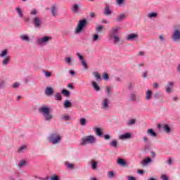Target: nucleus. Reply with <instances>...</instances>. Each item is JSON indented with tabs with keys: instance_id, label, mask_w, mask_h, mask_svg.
<instances>
[{
	"instance_id": "1",
	"label": "nucleus",
	"mask_w": 180,
	"mask_h": 180,
	"mask_svg": "<svg viewBox=\"0 0 180 180\" xmlns=\"http://www.w3.org/2000/svg\"><path fill=\"white\" fill-rule=\"evenodd\" d=\"M39 113L40 115H42L44 116V118L46 122H50L53 119V115H51V110L50 108L46 106V105H42L38 109Z\"/></svg>"
},
{
	"instance_id": "2",
	"label": "nucleus",
	"mask_w": 180,
	"mask_h": 180,
	"mask_svg": "<svg viewBox=\"0 0 180 180\" xmlns=\"http://www.w3.org/2000/svg\"><path fill=\"white\" fill-rule=\"evenodd\" d=\"M96 138L94 136H87L82 139L80 146H86V144H95Z\"/></svg>"
},
{
	"instance_id": "3",
	"label": "nucleus",
	"mask_w": 180,
	"mask_h": 180,
	"mask_svg": "<svg viewBox=\"0 0 180 180\" xmlns=\"http://www.w3.org/2000/svg\"><path fill=\"white\" fill-rule=\"evenodd\" d=\"M49 141L52 144H58L61 141V136L58 133H53L49 136Z\"/></svg>"
},
{
	"instance_id": "4",
	"label": "nucleus",
	"mask_w": 180,
	"mask_h": 180,
	"mask_svg": "<svg viewBox=\"0 0 180 180\" xmlns=\"http://www.w3.org/2000/svg\"><path fill=\"white\" fill-rule=\"evenodd\" d=\"M86 23H88V21L86 20H82L79 21V23L77 25V27L75 29V33L76 34H78L82 32V30L85 26H86Z\"/></svg>"
},
{
	"instance_id": "5",
	"label": "nucleus",
	"mask_w": 180,
	"mask_h": 180,
	"mask_svg": "<svg viewBox=\"0 0 180 180\" xmlns=\"http://www.w3.org/2000/svg\"><path fill=\"white\" fill-rule=\"evenodd\" d=\"M32 25H34L36 29H40V27H41V26L43 25V21L39 16H35L32 18Z\"/></svg>"
},
{
	"instance_id": "6",
	"label": "nucleus",
	"mask_w": 180,
	"mask_h": 180,
	"mask_svg": "<svg viewBox=\"0 0 180 180\" xmlns=\"http://www.w3.org/2000/svg\"><path fill=\"white\" fill-rule=\"evenodd\" d=\"M50 40H51V37H44L37 39V44H38V46H46Z\"/></svg>"
},
{
	"instance_id": "7",
	"label": "nucleus",
	"mask_w": 180,
	"mask_h": 180,
	"mask_svg": "<svg viewBox=\"0 0 180 180\" xmlns=\"http://www.w3.org/2000/svg\"><path fill=\"white\" fill-rule=\"evenodd\" d=\"M172 39L173 41H178L180 40V30L179 29H176L172 34Z\"/></svg>"
},
{
	"instance_id": "8",
	"label": "nucleus",
	"mask_w": 180,
	"mask_h": 180,
	"mask_svg": "<svg viewBox=\"0 0 180 180\" xmlns=\"http://www.w3.org/2000/svg\"><path fill=\"white\" fill-rule=\"evenodd\" d=\"M110 103V101L105 98L103 99V101L101 102V108L102 109H104L105 110H108L110 107L109 106V103Z\"/></svg>"
},
{
	"instance_id": "9",
	"label": "nucleus",
	"mask_w": 180,
	"mask_h": 180,
	"mask_svg": "<svg viewBox=\"0 0 180 180\" xmlns=\"http://www.w3.org/2000/svg\"><path fill=\"white\" fill-rule=\"evenodd\" d=\"M173 88H174V82H169L166 84V92L167 94H171L172 92Z\"/></svg>"
},
{
	"instance_id": "10",
	"label": "nucleus",
	"mask_w": 180,
	"mask_h": 180,
	"mask_svg": "<svg viewBox=\"0 0 180 180\" xmlns=\"http://www.w3.org/2000/svg\"><path fill=\"white\" fill-rule=\"evenodd\" d=\"M119 30H120V27L115 25L114 26L110 31V36H116Z\"/></svg>"
},
{
	"instance_id": "11",
	"label": "nucleus",
	"mask_w": 180,
	"mask_h": 180,
	"mask_svg": "<svg viewBox=\"0 0 180 180\" xmlns=\"http://www.w3.org/2000/svg\"><path fill=\"white\" fill-rule=\"evenodd\" d=\"M151 162H153V160H151V158H146L141 162V164L143 167H147V165Z\"/></svg>"
},
{
	"instance_id": "12",
	"label": "nucleus",
	"mask_w": 180,
	"mask_h": 180,
	"mask_svg": "<svg viewBox=\"0 0 180 180\" xmlns=\"http://www.w3.org/2000/svg\"><path fill=\"white\" fill-rule=\"evenodd\" d=\"M51 15L53 17L57 16L58 12V8L56 5H53L51 8Z\"/></svg>"
},
{
	"instance_id": "13",
	"label": "nucleus",
	"mask_w": 180,
	"mask_h": 180,
	"mask_svg": "<svg viewBox=\"0 0 180 180\" xmlns=\"http://www.w3.org/2000/svg\"><path fill=\"white\" fill-rule=\"evenodd\" d=\"M129 139H131V134L127 132L124 134H122L120 137V140H128Z\"/></svg>"
},
{
	"instance_id": "14",
	"label": "nucleus",
	"mask_w": 180,
	"mask_h": 180,
	"mask_svg": "<svg viewBox=\"0 0 180 180\" xmlns=\"http://www.w3.org/2000/svg\"><path fill=\"white\" fill-rule=\"evenodd\" d=\"M45 94L47 96H51L53 94H54V90H53V88L49 86L45 89Z\"/></svg>"
},
{
	"instance_id": "15",
	"label": "nucleus",
	"mask_w": 180,
	"mask_h": 180,
	"mask_svg": "<svg viewBox=\"0 0 180 180\" xmlns=\"http://www.w3.org/2000/svg\"><path fill=\"white\" fill-rule=\"evenodd\" d=\"M125 18H126V14L121 13L119 15H117L116 20H117V22H123V20H124Z\"/></svg>"
},
{
	"instance_id": "16",
	"label": "nucleus",
	"mask_w": 180,
	"mask_h": 180,
	"mask_svg": "<svg viewBox=\"0 0 180 180\" xmlns=\"http://www.w3.org/2000/svg\"><path fill=\"white\" fill-rule=\"evenodd\" d=\"M139 37V34H130L127 37V40H136Z\"/></svg>"
},
{
	"instance_id": "17",
	"label": "nucleus",
	"mask_w": 180,
	"mask_h": 180,
	"mask_svg": "<svg viewBox=\"0 0 180 180\" xmlns=\"http://www.w3.org/2000/svg\"><path fill=\"white\" fill-rule=\"evenodd\" d=\"M117 164H118V165H121V167H126V165H127V162H126V161H124L123 159H122V158H118L117 159Z\"/></svg>"
},
{
	"instance_id": "18",
	"label": "nucleus",
	"mask_w": 180,
	"mask_h": 180,
	"mask_svg": "<svg viewBox=\"0 0 180 180\" xmlns=\"http://www.w3.org/2000/svg\"><path fill=\"white\" fill-rule=\"evenodd\" d=\"M9 61H11V57L9 56H6L2 61L3 65H7V64L9 63Z\"/></svg>"
},
{
	"instance_id": "19",
	"label": "nucleus",
	"mask_w": 180,
	"mask_h": 180,
	"mask_svg": "<svg viewBox=\"0 0 180 180\" xmlns=\"http://www.w3.org/2000/svg\"><path fill=\"white\" fill-rule=\"evenodd\" d=\"M93 75L94 77H95L97 82H99L101 81V79H102V77L101 76V75H99L98 72H94Z\"/></svg>"
},
{
	"instance_id": "20",
	"label": "nucleus",
	"mask_w": 180,
	"mask_h": 180,
	"mask_svg": "<svg viewBox=\"0 0 180 180\" xmlns=\"http://www.w3.org/2000/svg\"><path fill=\"white\" fill-rule=\"evenodd\" d=\"M104 14H105L107 16L112 14V11H110L109 6H105L104 9Z\"/></svg>"
},
{
	"instance_id": "21",
	"label": "nucleus",
	"mask_w": 180,
	"mask_h": 180,
	"mask_svg": "<svg viewBox=\"0 0 180 180\" xmlns=\"http://www.w3.org/2000/svg\"><path fill=\"white\" fill-rule=\"evenodd\" d=\"M79 11V6H78V4H74L72 8V12H73V13H77Z\"/></svg>"
},
{
	"instance_id": "22",
	"label": "nucleus",
	"mask_w": 180,
	"mask_h": 180,
	"mask_svg": "<svg viewBox=\"0 0 180 180\" xmlns=\"http://www.w3.org/2000/svg\"><path fill=\"white\" fill-rule=\"evenodd\" d=\"M92 86L96 91V92L101 91V87L98 85V84L95 82H91Z\"/></svg>"
},
{
	"instance_id": "23",
	"label": "nucleus",
	"mask_w": 180,
	"mask_h": 180,
	"mask_svg": "<svg viewBox=\"0 0 180 180\" xmlns=\"http://www.w3.org/2000/svg\"><path fill=\"white\" fill-rule=\"evenodd\" d=\"M72 106V103L70 102L69 101H65L63 104V108H65V109L71 108Z\"/></svg>"
},
{
	"instance_id": "24",
	"label": "nucleus",
	"mask_w": 180,
	"mask_h": 180,
	"mask_svg": "<svg viewBox=\"0 0 180 180\" xmlns=\"http://www.w3.org/2000/svg\"><path fill=\"white\" fill-rule=\"evenodd\" d=\"M147 134H150V136H152V137H157V134L152 129H148Z\"/></svg>"
},
{
	"instance_id": "25",
	"label": "nucleus",
	"mask_w": 180,
	"mask_h": 180,
	"mask_svg": "<svg viewBox=\"0 0 180 180\" xmlns=\"http://www.w3.org/2000/svg\"><path fill=\"white\" fill-rule=\"evenodd\" d=\"M61 119L64 121V122H68V120H71V117L69 116L67 114H64L63 115V117H61Z\"/></svg>"
},
{
	"instance_id": "26",
	"label": "nucleus",
	"mask_w": 180,
	"mask_h": 180,
	"mask_svg": "<svg viewBox=\"0 0 180 180\" xmlns=\"http://www.w3.org/2000/svg\"><path fill=\"white\" fill-rule=\"evenodd\" d=\"M110 147H113L114 148H117L118 143L116 140H112L111 143H109Z\"/></svg>"
},
{
	"instance_id": "27",
	"label": "nucleus",
	"mask_w": 180,
	"mask_h": 180,
	"mask_svg": "<svg viewBox=\"0 0 180 180\" xmlns=\"http://www.w3.org/2000/svg\"><path fill=\"white\" fill-rule=\"evenodd\" d=\"M95 132H96V134L97 136H98L99 137H101L102 134H103V133L102 132V130L101 129V128H96L95 129Z\"/></svg>"
},
{
	"instance_id": "28",
	"label": "nucleus",
	"mask_w": 180,
	"mask_h": 180,
	"mask_svg": "<svg viewBox=\"0 0 180 180\" xmlns=\"http://www.w3.org/2000/svg\"><path fill=\"white\" fill-rule=\"evenodd\" d=\"M152 95H153V91H151V90H148L146 91V99H147V101H150V99H151Z\"/></svg>"
},
{
	"instance_id": "29",
	"label": "nucleus",
	"mask_w": 180,
	"mask_h": 180,
	"mask_svg": "<svg viewBox=\"0 0 180 180\" xmlns=\"http://www.w3.org/2000/svg\"><path fill=\"white\" fill-rule=\"evenodd\" d=\"M6 56H8V49H4L0 53L1 58H3V57H6Z\"/></svg>"
},
{
	"instance_id": "30",
	"label": "nucleus",
	"mask_w": 180,
	"mask_h": 180,
	"mask_svg": "<svg viewBox=\"0 0 180 180\" xmlns=\"http://www.w3.org/2000/svg\"><path fill=\"white\" fill-rule=\"evenodd\" d=\"M65 62L66 63V64H68V65H71V63H72V58L66 57L65 58Z\"/></svg>"
},
{
	"instance_id": "31",
	"label": "nucleus",
	"mask_w": 180,
	"mask_h": 180,
	"mask_svg": "<svg viewBox=\"0 0 180 180\" xmlns=\"http://www.w3.org/2000/svg\"><path fill=\"white\" fill-rule=\"evenodd\" d=\"M101 40V37L98 34H94L92 37V41H99Z\"/></svg>"
},
{
	"instance_id": "32",
	"label": "nucleus",
	"mask_w": 180,
	"mask_h": 180,
	"mask_svg": "<svg viewBox=\"0 0 180 180\" xmlns=\"http://www.w3.org/2000/svg\"><path fill=\"white\" fill-rule=\"evenodd\" d=\"M105 92L107 95H110L112 94V88H110L109 86H107L105 87Z\"/></svg>"
},
{
	"instance_id": "33",
	"label": "nucleus",
	"mask_w": 180,
	"mask_h": 180,
	"mask_svg": "<svg viewBox=\"0 0 180 180\" xmlns=\"http://www.w3.org/2000/svg\"><path fill=\"white\" fill-rule=\"evenodd\" d=\"M163 127L165 131H166L167 133H171V128L169 127V126H168L167 124H165Z\"/></svg>"
},
{
	"instance_id": "34",
	"label": "nucleus",
	"mask_w": 180,
	"mask_h": 180,
	"mask_svg": "<svg viewBox=\"0 0 180 180\" xmlns=\"http://www.w3.org/2000/svg\"><path fill=\"white\" fill-rule=\"evenodd\" d=\"M44 73L46 78H50V77H51V72L49 70H44Z\"/></svg>"
},
{
	"instance_id": "35",
	"label": "nucleus",
	"mask_w": 180,
	"mask_h": 180,
	"mask_svg": "<svg viewBox=\"0 0 180 180\" xmlns=\"http://www.w3.org/2000/svg\"><path fill=\"white\" fill-rule=\"evenodd\" d=\"M20 39L23 40V41H29V37L27 35H21Z\"/></svg>"
},
{
	"instance_id": "36",
	"label": "nucleus",
	"mask_w": 180,
	"mask_h": 180,
	"mask_svg": "<svg viewBox=\"0 0 180 180\" xmlns=\"http://www.w3.org/2000/svg\"><path fill=\"white\" fill-rule=\"evenodd\" d=\"M55 99H56V101H61V99H62L61 94H60V93H56V94H55Z\"/></svg>"
},
{
	"instance_id": "37",
	"label": "nucleus",
	"mask_w": 180,
	"mask_h": 180,
	"mask_svg": "<svg viewBox=\"0 0 180 180\" xmlns=\"http://www.w3.org/2000/svg\"><path fill=\"white\" fill-rule=\"evenodd\" d=\"M129 98L131 99V101H132V102H136V94H131V95L129 96Z\"/></svg>"
},
{
	"instance_id": "38",
	"label": "nucleus",
	"mask_w": 180,
	"mask_h": 180,
	"mask_svg": "<svg viewBox=\"0 0 180 180\" xmlns=\"http://www.w3.org/2000/svg\"><path fill=\"white\" fill-rule=\"evenodd\" d=\"M158 15V14H157V13H150L148 15V18H157V16Z\"/></svg>"
},
{
	"instance_id": "39",
	"label": "nucleus",
	"mask_w": 180,
	"mask_h": 180,
	"mask_svg": "<svg viewBox=\"0 0 180 180\" xmlns=\"http://www.w3.org/2000/svg\"><path fill=\"white\" fill-rule=\"evenodd\" d=\"M65 165H66V167H68L70 169H72V168H74V165H72V163H70V162H65Z\"/></svg>"
},
{
	"instance_id": "40",
	"label": "nucleus",
	"mask_w": 180,
	"mask_h": 180,
	"mask_svg": "<svg viewBox=\"0 0 180 180\" xmlns=\"http://www.w3.org/2000/svg\"><path fill=\"white\" fill-rule=\"evenodd\" d=\"M62 94L64 95V96H70V91H68L67 89H63L62 91Z\"/></svg>"
},
{
	"instance_id": "41",
	"label": "nucleus",
	"mask_w": 180,
	"mask_h": 180,
	"mask_svg": "<svg viewBox=\"0 0 180 180\" xmlns=\"http://www.w3.org/2000/svg\"><path fill=\"white\" fill-rule=\"evenodd\" d=\"M91 168L92 169H96V168H98V164H96V162L95 161L91 162Z\"/></svg>"
},
{
	"instance_id": "42",
	"label": "nucleus",
	"mask_w": 180,
	"mask_h": 180,
	"mask_svg": "<svg viewBox=\"0 0 180 180\" xmlns=\"http://www.w3.org/2000/svg\"><path fill=\"white\" fill-rule=\"evenodd\" d=\"M16 12L18 13L20 18H23V13H22V10L20 8H16Z\"/></svg>"
},
{
	"instance_id": "43",
	"label": "nucleus",
	"mask_w": 180,
	"mask_h": 180,
	"mask_svg": "<svg viewBox=\"0 0 180 180\" xmlns=\"http://www.w3.org/2000/svg\"><path fill=\"white\" fill-rule=\"evenodd\" d=\"M80 124L81 126H85V124H86V120L85 118H81Z\"/></svg>"
},
{
	"instance_id": "44",
	"label": "nucleus",
	"mask_w": 180,
	"mask_h": 180,
	"mask_svg": "<svg viewBox=\"0 0 180 180\" xmlns=\"http://www.w3.org/2000/svg\"><path fill=\"white\" fill-rule=\"evenodd\" d=\"M26 148H27L26 146H22L20 147L18 149V153H23V151H25V150H26Z\"/></svg>"
},
{
	"instance_id": "45",
	"label": "nucleus",
	"mask_w": 180,
	"mask_h": 180,
	"mask_svg": "<svg viewBox=\"0 0 180 180\" xmlns=\"http://www.w3.org/2000/svg\"><path fill=\"white\" fill-rule=\"evenodd\" d=\"M25 165H26V162L22 160L18 163V167L19 168H22V167H25Z\"/></svg>"
},
{
	"instance_id": "46",
	"label": "nucleus",
	"mask_w": 180,
	"mask_h": 180,
	"mask_svg": "<svg viewBox=\"0 0 180 180\" xmlns=\"http://www.w3.org/2000/svg\"><path fill=\"white\" fill-rule=\"evenodd\" d=\"M134 123H136V120L131 119L128 122L127 124L131 126L132 124H134Z\"/></svg>"
},
{
	"instance_id": "47",
	"label": "nucleus",
	"mask_w": 180,
	"mask_h": 180,
	"mask_svg": "<svg viewBox=\"0 0 180 180\" xmlns=\"http://www.w3.org/2000/svg\"><path fill=\"white\" fill-rule=\"evenodd\" d=\"M111 37L114 38L115 43H117L119 41V40H120L119 37H117L116 35H111Z\"/></svg>"
},
{
	"instance_id": "48",
	"label": "nucleus",
	"mask_w": 180,
	"mask_h": 180,
	"mask_svg": "<svg viewBox=\"0 0 180 180\" xmlns=\"http://www.w3.org/2000/svg\"><path fill=\"white\" fill-rule=\"evenodd\" d=\"M116 2L119 6H122L124 4V0H116Z\"/></svg>"
},
{
	"instance_id": "49",
	"label": "nucleus",
	"mask_w": 180,
	"mask_h": 180,
	"mask_svg": "<svg viewBox=\"0 0 180 180\" xmlns=\"http://www.w3.org/2000/svg\"><path fill=\"white\" fill-rule=\"evenodd\" d=\"M102 29H103V26L101 25L96 27V31L97 32V33H100Z\"/></svg>"
},
{
	"instance_id": "50",
	"label": "nucleus",
	"mask_w": 180,
	"mask_h": 180,
	"mask_svg": "<svg viewBox=\"0 0 180 180\" xmlns=\"http://www.w3.org/2000/svg\"><path fill=\"white\" fill-rule=\"evenodd\" d=\"M30 15H37V10L36 9H32L31 11H30Z\"/></svg>"
},
{
	"instance_id": "51",
	"label": "nucleus",
	"mask_w": 180,
	"mask_h": 180,
	"mask_svg": "<svg viewBox=\"0 0 180 180\" xmlns=\"http://www.w3.org/2000/svg\"><path fill=\"white\" fill-rule=\"evenodd\" d=\"M82 64L83 67L84 68V70L88 69V65L86 64V62H85V60H82Z\"/></svg>"
},
{
	"instance_id": "52",
	"label": "nucleus",
	"mask_w": 180,
	"mask_h": 180,
	"mask_svg": "<svg viewBox=\"0 0 180 180\" xmlns=\"http://www.w3.org/2000/svg\"><path fill=\"white\" fill-rule=\"evenodd\" d=\"M108 175L110 178H113L115 176V172H108Z\"/></svg>"
},
{
	"instance_id": "53",
	"label": "nucleus",
	"mask_w": 180,
	"mask_h": 180,
	"mask_svg": "<svg viewBox=\"0 0 180 180\" xmlns=\"http://www.w3.org/2000/svg\"><path fill=\"white\" fill-rule=\"evenodd\" d=\"M51 180H58V176L53 174L52 176H51Z\"/></svg>"
},
{
	"instance_id": "54",
	"label": "nucleus",
	"mask_w": 180,
	"mask_h": 180,
	"mask_svg": "<svg viewBox=\"0 0 180 180\" xmlns=\"http://www.w3.org/2000/svg\"><path fill=\"white\" fill-rule=\"evenodd\" d=\"M77 57H79V58L81 63H82V61H84V57H82V56L81 54H79V53H77Z\"/></svg>"
},
{
	"instance_id": "55",
	"label": "nucleus",
	"mask_w": 180,
	"mask_h": 180,
	"mask_svg": "<svg viewBox=\"0 0 180 180\" xmlns=\"http://www.w3.org/2000/svg\"><path fill=\"white\" fill-rule=\"evenodd\" d=\"M19 85H20L19 83H14L13 84L12 86L13 88L16 89V88H19Z\"/></svg>"
},
{
	"instance_id": "56",
	"label": "nucleus",
	"mask_w": 180,
	"mask_h": 180,
	"mask_svg": "<svg viewBox=\"0 0 180 180\" xmlns=\"http://www.w3.org/2000/svg\"><path fill=\"white\" fill-rule=\"evenodd\" d=\"M103 79H109V75L105 73V74L103 75Z\"/></svg>"
},
{
	"instance_id": "57",
	"label": "nucleus",
	"mask_w": 180,
	"mask_h": 180,
	"mask_svg": "<svg viewBox=\"0 0 180 180\" xmlns=\"http://www.w3.org/2000/svg\"><path fill=\"white\" fill-rule=\"evenodd\" d=\"M161 179H162V180H168V176H167L165 174H162L161 176Z\"/></svg>"
},
{
	"instance_id": "58",
	"label": "nucleus",
	"mask_w": 180,
	"mask_h": 180,
	"mask_svg": "<svg viewBox=\"0 0 180 180\" xmlns=\"http://www.w3.org/2000/svg\"><path fill=\"white\" fill-rule=\"evenodd\" d=\"M68 88H70V89H74V86L72 85V84H68Z\"/></svg>"
},
{
	"instance_id": "59",
	"label": "nucleus",
	"mask_w": 180,
	"mask_h": 180,
	"mask_svg": "<svg viewBox=\"0 0 180 180\" xmlns=\"http://www.w3.org/2000/svg\"><path fill=\"white\" fill-rule=\"evenodd\" d=\"M167 164H169V165H171V164H172V159H171V158L168 159Z\"/></svg>"
},
{
	"instance_id": "60",
	"label": "nucleus",
	"mask_w": 180,
	"mask_h": 180,
	"mask_svg": "<svg viewBox=\"0 0 180 180\" xmlns=\"http://www.w3.org/2000/svg\"><path fill=\"white\" fill-rule=\"evenodd\" d=\"M104 139H105V140H109L110 139V136L107 134V135L104 136Z\"/></svg>"
},
{
	"instance_id": "61",
	"label": "nucleus",
	"mask_w": 180,
	"mask_h": 180,
	"mask_svg": "<svg viewBox=\"0 0 180 180\" xmlns=\"http://www.w3.org/2000/svg\"><path fill=\"white\" fill-rule=\"evenodd\" d=\"M153 87L157 89V88H158V83H154L153 84Z\"/></svg>"
},
{
	"instance_id": "62",
	"label": "nucleus",
	"mask_w": 180,
	"mask_h": 180,
	"mask_svg": "<svg viewBox=\"0 0 180 180\" xmlns=\"http://www.w3.org/2000/svg\"><path fill=\"white\" fill-rule=\"evenodd\" d=\"M142 77L143 78H146L147 77V72H144L143 74H142Z\"/></svg>"
},
{
	"instance_id": "63",
	"label": "nucleus",
	"mask_w": 180,
	"mask_h": 180,
	"mask_svg": "<svg viewBox=\"0 0 180 180\" xmlns=\"http://www.w3.org/2000/svg\"><path fill=\"white\" fill-rule=\"evenodd\" d=\"M128 180H136V178L134 176H129Z\"/></svg>"
},
{
	"instance_id": "64",
	"label": "nucleus",
	"mask_w": 180,
	"mask_h": 180,
	"mask_svg": "<svg viewBox=\"0 0 180 180\" xmlns=\"http://www.w3.org/2000/svg\"><path fill=\"white\" fill-rule=\"evenodd\" d=\"M91 18H95V13H90Z\"/></svg>"
}]
</instances>
